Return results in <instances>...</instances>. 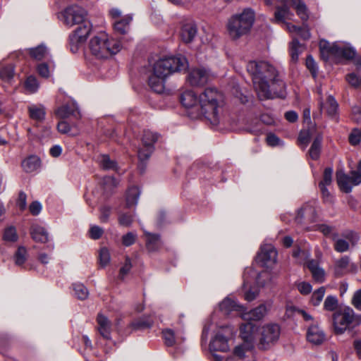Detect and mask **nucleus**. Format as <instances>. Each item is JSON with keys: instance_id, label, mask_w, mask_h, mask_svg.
I'll return each mask as SVG.
<instances>
[{"instance_id": "49530a36", "label": "nucleus", "mask_w": 361, "mask_h": 361, "mask_svg": "<svg viewBox=\"0 0 361 361\" xmlns=\"http://www.w3.org/2000/svg\"><path fill=\"white\" fill-rule=\"evenodd\" d=\"M147 247L149 251L157 250L160 245V238L159 235L148 234L147 242Z\"/></svg>"}, {"instance_id": "ea45409f", "label": "nucleus", "mask_w": 361, "mask_h": 361, "mask_svg": "<svg viewBox=\"0 0 361 361\" xmlns=\"http://www.w3.org/2000/svg\"><path fill=\"white\" fill-rule=\"evenodd\" d=\"M303 47L299 43L296 39H293V41L290 45V54L291 60L293 62H297L299 58V55L302 52Z\"/></svg>"}, {"instance_id": "338daca9", "label": "nucleus", "mask_w": 361, "mask_h": 361, "mask_svg": "<svg viewBox=\"0 0 361 361\" xmlns=\"http://www.w3.org/2000/svg\"><path fill=\"white\" fill-rule=\"evenodd\" d=\"M103 233V229L98 226H93L90 230V237L94 240L100 238Z\"/></svg>"}, {"instance_id": "4468645a", "label": "nucleus", "mask_w": 361, "mask_h": 361, "mask_svg": "<svg viewBox=\"0 0 361 361\" xmlns=\"http://www.w3.org/2000/svg\"><path fill=\"white\" fill-rule=\"evenodd\" d=\"M77 29L69 36V45L71 51L76 53L87 39L91 30L90 21L79 24Z\"/></svg>"}, {"instance_id": "5701e85b", "label": "nucleus", "mask_w": 361, "mask_h": 361, "mask_svg": "<svg viewBox=\"0 0 361 361\" xmlns=\"http://www.w3.org/2000/svg\"><path fill=\"white\" fill-rule=\"evenodd\" d=\"M219 309L224 314H228L233 311L239 312L242 314L244 307L228 296L219 304Z\"/></svg>"}, {"instance_id": "4be33fe9", "label": "nucleus", "mask_w": 361, "mask_h": 361, "mask_svg": "<svg viewBox=\"0 0 361 361\" xmlns=\"http://www.w3.org/2000/svg\"><path fill=\"white\" fill-rule=\"evenodd\" d=\"M279 1L283 3V6L277 7L274 14V21L278 23H283L286 27V24H290L289 23H286V20H290L293 14L289 11L290 4L288 0Z\"/></svg>"}, {"instance_id": "79ce46f5", "label": "nucleus", "mask_w": 361, "mask_h": 361, "mask_svg": "<svg viewBox=\"0 0 361 361\" xmlns=\"http://www.w3.org/2000/svg\"><path fill=\"white\" fill-rule=\"evenodd\" d=\"M152 322V320L149 317H143L133 321L130 324V326L134 330H141L151 327Z\"/></svg>"}, {"instance_id": "39448f33", "label": "nucleus", "mask_w": 361, "mask_h": 361, "mask_svg": "<svg viewBox=\"0 0 361 361\" xmlns=\"http://www.w3.org/2000/svg\"><path fill=\"white\" fill-rule=\"evenodd\" d=\"M361 324V314H356L349 306L336 311L332 315L333 330L336 335H343Z\"/></svg>"}, {"instance_id": "680f3d73", "label": "nucleus", "mask_w": 361, "mask_h": 361, "mask_svg": "<svg viewBox=\"0 0 361 361\" xmlns=\"http://www.w3.org/2000/svg\"><path fill=\"white\" fill-rule=\"evenodd\" d=\"M133 221V216L130 214L123 213L119 215L118 222L121 226H129Z\"/></svg>"}, {"instance_id": "774afa93", "label": "nucleus", "mask_w": 361, "mask_h": 361, "mask_svg": "<svg viewBox=\"0 0 361 361\" xmlns=\"http://www.w3.org/2000/svg\"><path fill=\"white\" fill-rule=\"evenodd\" d=\"M104 184L105 190H110L111 188L116 187L118 182L112 176H106L104 178Z\"/></svg>"}, {"instance_id": "423d86ee", "label": "nucleus", "mask_w": 361, "mask_h": 361, "mask_svg": "<svg viewBox=\"0 0 361 361\" xmlns=\"http://www.w3.org/2000/svg\"><path fill=\"white\" fill-rule=\"evenodd\" d=\"M121 47L120 42L109 39L105 33H100L92 38L90 42V49L98 59H104L111 54H116L121 50Z\"/></svg>"}, {"instance_id": "2eb2a0df", "label": "nucleus", "mask_w": 361, "mask_h": 361, "mask_svg": "<svg viewBox=\"0 0 361 361\" xmlns=\"http://www.w3.org/2000/svg\"><path fill=\"white\" fill-rule=\"evenodd\" d=\"M277 252L271 244H265L261 247L256 261L262 267L269 268L276 262Z\"/></svg>"}, {"instance_id": "f257e3e1", "label": "nucleus", "mask_w": 361, "mask_h": 361, "mask_svg": "<svg viewBox=\"0 0 361 361\" xmlns=\"http://www.w3.org/2000/svg\"><path fill=\"white\" fill-rule=\"evenodd\" d=\"M180 99L183 106L200 111L212 126H216L226 119L222 95L215 88H207L199 97L192 90H186Z\"/></svg>"}, {"instance_id": "2f4dec72", "label": "nucleus", "mask_w": 361, "mask_h": 361, "mask_svg": "<svg viewBox=\"0 0 361 361\" xmlns=\"http://www.w3.org/2000/svg\"><path fill=\"white\" fill-rule=\"evenodd\" d=\"M140 190L138 187L133 186L128 188L126 195V207L130 208L137 205L140 195Z\"/></svg>"}, {"instance_id": "0e129e2a", "label": "nucleus", "mask_w": 361, "mask_h": 361, "mask_svg": "<svg viewBox=\"0 0 361 361\" xmlns=\"http://www.w3.org/2000/svg\"><path fill=\"white\" fill-rule=\"evenodd\" d=\"M306 66L314 77H316L317 72V64L312 56H308L306 59Z\"/></svg>"}, {"instance_id": "b1692460", "label": "nucleus", "mask_w": 361, "mask_h": 361, "mask_svg": "<svg viewBox=\"0 0 361 361\" xmlns=\"http://www.w3.org/2000/svg\"><path fill=\"white\" fill-rule=\"evenodd\" d=\"M56 114L58 117L61 118H68L71 116H73L75 118L80 117L78 105L74 102L63 105L58 108L56 111Z\"/></svg>"}, {"instance_id": "c756f323", "label": "nucleus", "mask_w": 361, "mask_h": 361, "mask_svg": "<svg viewBox=\"0 0 361 361\" xmlns=\"http://www.w3.org/2000/svg\"><path fill=\"white\" fill-rule=\"evenodd\" d=\"M314 208L309 204H306L298 211L295 220L298 223H302V220L304 219L312 221L314 220Z\"/></svg>"}, {"instance_id": "c9c22d12", "label": "nucleus", "mask_w": 361, "mask_h": 361, "mask_svg": "<svg viewBox=\"0 0 361 361\" xmlns=\"http://www.w3.org/2000/svg\"><path fill=\"white\" fill-rule=\"evenodd\" d=\"M290 6H293L295 7L298 16L301 18L302 20L306 21L308 18L307 9L306 6L300 0H288Z\"/></svg>"}, {"instance_id": "bf43d9fd", "label": "nucleus", "mask_w": 361, "mask_h": 361, "mask_svg": "<svg viewBox=\"0 0 361 361\" xmlns=\"http://www.w3.org/2000/svg\"><path fill=\"white\" fill-rule=\"evenodd\" d=\"M351 304L358 311H361V288L356 290L351 299Z\"/></svg>"}, {"instance_id": "6e6552de", "label": "nucleus", "mask_w": 361, "mask_h": 361, "mask_svg": "<svg viewBox=\"0 0 361 361\" xmlns=\"http://www.w3.org/2000/svg\"><path fill=\"white\" fill-rule=\"evenodd\" d=\"M281 327L275 323L266 324L259 329V338L257 347L260 350H266L274 346L279 339Z\"/></svg>"}, {"instance_id": "58836bf2", "label": "nucleus", "mask_w": 361, "mask_h": 361, "mask_svg": "<svg viewBox=\"0 0 361 361\" xmlns=\"http://www.w3.org/2000/svg\"><path fill=\"white\" fill-rule=\"evenodd\" d=\"M29 53L33 59L38 61L42 60L49 54L47 47L42 44L39 45L37 47L30 49Z\"/></svg>"}, {"instance_id": "393cba45", "label": "nucleus", "mask_w": 361, "mask_h": 361, "mask_svg": "<svg viewBox=\"0 0 361 361\" xmlns=\"http://www.w3.org/2000/svg\"><path fill=\"white\" fill-rule=\"evenodd\" d=\"M30 235L32 240L37 243H46L49 240V235L47 229L38 224L32 225Z\"/></svg>"}, {"instance_id": "9d476101", "label": "nucleus", "mask_w": 361, "mask_h": 361, "mask_svg": "<svg viewBox=\"0 0 361 361\" xmlns=\"http://www.w3.org/2000/svg\"><path fill=\"white\" fill-rule=\"evenodd\" d=\"M158 140V135L150 130H145L142 137V147L138 150L139 168L144 171L142 165L149 159L154 152V144Z\"/></svg>"}, {"instance_id": "a18cd8bd", "label": "nucleus", "mask_w": 361, "mask_h": 361, "mask_svg": "<svg viewBox=\"0 0 361 361\" xmlns=\"http://www.w3.org/2000/svg\"><path fill=\"white\" fill-rule=\"evenodd\" d=\"M73 289L75 295L80 300H85L88 297L89 291L82 283H74Z\"/></svg>"}, {"instance_id": "4d7b16f0", "label": "nucleus", "mask_w": 361, "mask_h": 361, "mask_svg": "<svg viewBox=\"0 0 361 361\" xmlns=\"http://www.w3.org/2000/svg\"><path fill=\"white\" fill-rule=\"evenodd\" d=\"M99 219L101 222L106 223L108 221L111 214V207L107 205L101 207Z\"/></svg>"}, {"instance_id": "09e8293b", "label": "nucleus", "mask_w": 361, "mask_h": 361, "mask_svg": "<svg viewBox=\"0 0 361 361\" xmlns=\"http://www.w3.org/2000/svg\"><path fill=\"white\" fill-rule=\"evenodd\" d=\"M25 87L27 91L30 93H34L37 92L39 88V82L35 77L31 75L26 79Z\"/></svg>"}, {"instance_id": "20e7f679", "label": "nucleus", "mask_w": 361, "mask_h": 361, "mask_svg": "<svg viewBox=\"0 0 361 361\" xmlns=\"http://www.w3.org/2000/svg\"><path fill=\"white\" fill-rule=\"evenodd\" d=\"M319 49L324 61L333 60L335 62L352 59L356 54L355 50L349 44L343 42L330 44L328 41L322 39L319 42Z\"/></svg>"}, {"instance_id": "473e14b6", "label": "nucleus", "mask_w": 361, "mask_h": 361, "mask_svg": "<svg viewBox=\"0 0 361 361\" xmlns=\"http://www.w3.org/2000/svg\"><path fill=\"white\" fill-rule=\"evenodd\" d=\"M196 34L197 27L193 23H186L182 27L180 36L185 42H192Z\"/></svg>"}, {"instance_id": "a19ab883", "label": "nucleus", "mask_w": 361, "mask_h": 361, "mask_svg": "<svg viewBox=\"0 0 361 361\" xmlns=\"http://www.w3.org/2000/svg\"><path fill=\"white\" fill-rule=\"evenodd\" d=\"M132 20L130 16H125L122 19L114 23V29L121 34H125L129 29V24Z\"/></svg>"}, {"instance_id": "ddd939ff", "label": "nucleus", "mask_w": 361, "mask_h": 361, "mask_svg": "<svg viewBox=\"0 0 361 361\" xmlns=\"http://www.w3.org/2000/svg\"><path fill=\"white\" fill-rule=\"evenodd\" d=\"M87 11L78 5H72L67 7L63 13V23L68 27L76 24H82L87 20Z\"/></svg>"}, {"instance_id": "13d9d810", "label": "nucleus", "mask_w": 361, "mask_h": 361, "mask_svg": "<svg viewBox=\"0 0 361 361\" xmlns=\"http://www.w3.org/2000/svg\"><path fill=\"white\" fill-rule=\"evenodd\" d=\"M4 238L6 241L14 242L17 240L18 236L16 234V231L13 227H9L6 228L4 231Z\"/></svg>"}, {"instance_id": "aec40b11", "label": "nucleus", "mask_w": 361, "mask_h": 361, "mask_svg": "<svg viewBox=\"0 0 361 361\" xmlns=\"http://www.w3.org/2000/svg\"><path fill=\"white\" fill-rule=\"evenodd\" d=\"M162 334L164 343L167 346L179 345L185 340L182 331H174L171 329H166L162 331Z\"/></svg>"}, {"instance_id": "a211bd4d", "label": "nucleus", "mask_w": 361, "mask_h": 361, "mask_svg": "<svg viewBox=\"0 0 361 361\" xmlns=\"http://www.w3.org/2000/svg\"><path fill=\"white\" fill-rule=\"evenodd\" d=\"M252 353L247 351L241 346H235L231 355L226 359L217 354H214V361H252Z\"/></svg>"}, {"instance_id": "e433bc0d", "label": "nucleus", "mask_w": 361, "mask_h": 361, "mask_svg": "<svg viewBox=\"0 0 361 361\" xmlns=\"http://www.w3.org/2000/svg\"><path fill=\"white\" fill-rule=\"evenodd\" d=\"M14 76V66L13 64L0 66V78L4 82H10Z\"/></svg>"}, {"instance_id": "0eeeda50", "label": "nucleus", "mask_w": 361, "mask_h": 361, "mask_svg": "<svg viewBox=\"0 0 361 361\" xmlns=\"http://www.w3.org/2000/svg\"><path fill=\"white\" fill-rule=\"evenodd\" d=\"M255 20V13L251 8H245L242 13L233 16L228 23L230 36L237 39L246 34Z\"/></svg>"}, {"instance_id": "8fccbe9b", "label": "nucleus", "mask_w": 361, "mask_h": 361, "mask_svg": "<svg viewBox=\"0 0 361 361\" xmlns=\"http://www.w3.org/2000/svg\"><path fill=\"white\" fill-rule=\"evenodd\" d=\"M333 169L327 167L324 171L323 178L319 182V186H329L332 183Z\"/></svg>"}, {"instance_id": "c85d7f7f", "label": "nucleus", "mask_w": 361, "mask_h": 361, "mask_svg": "<svg viewBox=\"0 0 361 361\" xmlns=\"http://www.w3.org/2000/svg\"><path fill=\"white\" fill-rule=\"evenodd\" d=\"M319 106L321 111H324L329 116L336 117L338 105L332 96H329L325 102H320Z\"/></svg>"}, {"instance_id": "4c0bfd02", "label": "nucleus", "mask_w": 361, "mask_h": 361, "mask_svg": "<svg viewBox=\"0 0 361 361\" xmlns=\"http://www.w3.org/2000/svg\"><path fill=\"white\" fill-rule=\"evenodd\" d=\"M322 142V136L318 135L314 140L310 149V156L312 159H317L320 154L321 146Z\"/></svg>"}, {"instance_id": "6ab92c4d", "label": "nucleus", "mask_w": 361, "mask_h": 361, "mask_svg": "<svg viewBox=\"0 0 361 361\" xmlns=\"http://www.w3.org/2000/svg\"><path fill=\"white\" fill-rule=\"evenodd\" d=\"M306 336L307 341L315 345L322 344L326 340L324 331L317 324L310 325L307 331Z\"/></svg>"}, {"instance_id": "052dcab7", "label": "nucleus", "mask_w": 361, "mask_h": 361, "mask_svg": "<svg viewBox=\"0 0 361 361\" xmlns=\"http://www.w3.org/2000/svg\"><path fill=\"white\" fill-rule=\"evenodd\" d=\"M297 288L302 295H307L312 292V286L310 283L302 281L297 284Z\"/></svg>"}, {"instance_id": "864d4df0", "label": "nucleus", "mask_w": 361, "mask_h": 361, "mask_svg": "<svg viewBox=\"0 0 361 361\" xmlns=\"http://www.w3.org/2000/svg\"><path fill=\"white\" fill-rule=\"evenodd\" d=\"M350 245L348 241L343 239H337L334 243V249L338 252H344L349 250Z\"/></svg>"}, {"instance_id": "de8ad7c7", "label": "nucleus", "mask_w": 361, "mask_h": 361, "mask_svg": "<svg viewBox=\"0 0 361 361\" xmlns=\"http://www.w3.org/2000/svg\"><path fill=\"white\" fill-rule=\"evenodd\" d=\"M326 293V288L324 286L314 290L311 296L310 302L314 306H318L322 301Z\"/></svg>"}, {"instance_id": "a878e982", "label": "nucleus", "mask_w": 361, "mask_h": 361, "mask_svg": "<svg viewBox=\"0 0 361 361\" xmlns=\"http://www.w3.org/2000/svg\"><path fill=\"white\" fill-rule=\"evenodd\" d=\"M97 321L100 335L106 340L111 339V324L108 318L102 314H99Z\"/></svg>"}, {"instance_id": "bb28decb", "label": "nucleus", "mask_w": 361, "mask_h": 361, "mask_svg": "<svg viewBox=\"0 0 361 361\" xmlns=\"http://www.w3.org/2000/svg\"><path fill=\"white\" fill-rule=\"evenodd\" d=\"M41 166L39 158L35 155H31L22 161L21 166L23 171L30 173L37 171Z\"/></svg>"}, {"instance_id": "7ed1b4c3", "label": "nucleus", "mask_w": 361, "mask_h": 361, "mask_svg": "<svg viewBox=\"0 0 361 361\" xmlns=\"http://www.w3.org/2000/svg\"><path fill=\"white\" fill-rule=\"evenodd\" d=\"M188 68L187 59L182 56H168L159 59L152 66L148 83L151 89L161 93L164 90L166 79L173 73Z\"/></svg>"}, {"instance_id": "f8f14e48", "label": "nucleus", "mask_w": 361, "mask_h": 361, "mask_svg": "<svg viewBox=\"0 0 361 361\" xmlns=\"http://www.w3.org/2000/svg\"><path fill=\"white\" fill-rule=\"evenodd\" d=\"M336 181L341 190L349 193L353 186L361 183V175L356 171H351L348 175L343 170H338L336 171Z\"/></svg>"}, {"instance_id": "f704fd0d", "label": "nucleus", "mask_w": 361, "mask_h": 361, "mask_svg": "<svg viewBox=\"0 0 361 361\" xmlns=\"http://www.w3.org/2000/svg\"><path fill=\"white\" fill-rule=\"evenodd\" d=\"M286 28L290 33L295 34L303 39H308L310 37V32L307 27H298L292 24H286Z\"/></svg>"}, {"instance_id": "5fc2aeb1", "label": "nucleus", "mask_w": 361, "mask_h": 361, "mask_svg": "<svg viewBox=\"0 0 361 361\" xmlns=\"http://www.w3.org/2000/svg\"><path fill=\"white\" fill-rule=\"evenodd\" d=\"M132 268L131 260L129 257H126L125 260L124 264L121 267L119 271L118 277L120 279L123 280L125 276L130 272Z\"/></svg>"}, {"instance_id": "603ef678", "label": "nucleus", "mask_w": 361, "mask_h": 361, "mask_svg": "<svg viewBox=\"0 0 361 361\" xmlns=\"http://www.w3.org/2000/svg\"><path fill=\"white\" fill-rule=\"evenodd\" d=\"M348 82L355 88H361V77L357 76L355 73H349L345 77Z\"/></svg>"}, {"instance_id": "37998d69", "label": "nucleus", "mask_w": 361, "mask_h": 361, "mask_svg": "<svg viewBox=\"0 0 361 361\" xmlns=\"http://www.w3.org/2000/svg\"><path fill=\"white\" fill-rule=\"evenodd\" d=\"M338 300L335 295H328L324 302V309L329 312L337 311Z\"/></svg>"}, {"instance_id": "9b49d317", "label": "nucleus", "mask_w": 361, "mask_h": 361, "mask_svg": "<svg viewBox=\"0 0 361 361\" xmlns=\"http://www.w3.org/2000/svg\"><path fill=\"white\" fill-rule=\"evenodd\" d=\"M257 331L258 326L250 321L242 324L240 326V336L243 343L237 346H241L244 350L252 353Z\"/></svg>"}, {"instance_id": "f03ea898", "label": "nucleus", "mask_w": 361, "mask_h": 361, "mask_svg": "<svg viewBox=\"0 0 361 361\" xmlns=\"http://www.w3.org/2000/svg\"><path fill=\"white\" fill-rule=\"evenodd\" d=\"M247 70L252 75L254 87L259 99L285 97L286 84L272 65L267 61H250Z\"/></svg>"}, {"instance_id": "1a4fd4ad", "label": "nucleus", "mask_w": 361, "mask_h": 361, "mask_svg": "<svg viewBox=\"0 0 361 361\" xmlns=\"http://www.w3.org/2000/svg\"><path fill=\"white\" fill-rule=\"evenodd\" d=\"M293 256L297 259L300 264H307V267L310 271L312 278L316 282L321 283L325 281L324 270L319 266L317 261L310 259V251L298 248L293 251Z\"/></svg>"}, {"instance_id": "6e6d98bb", "label": "nucleus", "mask_w": 361, "mask_h": 361, "mask_svg": "<svg viewBox=\"0 0 361 361\" xmlns=\"http://www.w3.org/2000/svg\"><path fill=\"white\" fill-rule=\"evenodd\" d=\"M267 144L271 147L281 146L283 141L274 133H269L266 138Z\"/></svg>"}, {"instance_id": "412c9836", "label": "nucleus", "mask_w": 361, "mask_h": 361, "mask_svg": "<svg viewBox=\"0 0 361 361\" xmlns=\"http://www.w3.org/2000/svg\"><path fill=\"white\" fill-rule=\"evenodd\" d=\"M228 348V338L220 332L216 334L209 344V350L213 357L216 351L226 352Z\"/></svg>"}, {"instance_id": "7c9ffc66", "label": "nucleus", "mask_w": 361, "mask_h": 361, "mask_svg": "<svg viewBox=\"0 0 361 361\" xmlns=\"http://www.w3.org/2000/svg\"><path fill=\"white\" fill-rule=\"evenodd\" d=\"M29 116L36 121H42L45 118V109L42 104H30L27 106Z\"/></svg>"}, {"instance_id": "cd10ccee", "label": "nucleus", "mask_w": 361, "mask_h": 361, "mask_svg": "<svg viewBox=\"0 0 361 361\" xmlns=\"http://www.w3.org/2000/svg\"><path fill=\"white\" fill-rule=\"evenodd\" d=\"M349 265L350 258L348 256H343L341 259L336 260L333 267L335 276L339 278L348 273Z\"/></svg>"}, {"instance_id": "c03bdc74", "label": "nucleus", "mask_w": 361, "mask_h": 361, "mask_svg": "<svg viewBox=\"0 0 361 361\" xmlns=\"http://www.w3.org/2000/svg\"><path fill=\"white\" fill-rule=\"evenodd\" d=\"M27 250L23 246H20L14 255L15 264L17 266H22L27 260Z\"/></svg>"}, {"instance_id": "e2e57ef3", "label": "nucleus", "mask_w": 361, "mask_h": 361, "mask_svg": "<svg viewBox=\"0 0 361 361\" xmlns=\"http://www.w3.org/2000/svg\"><path fill=\"white\" fill-rule=\"evenodd\" d=\"M349 141L353 145H356L361 141V130L354 129L349 136Z\"/></svg>"}, {"instance_id": "72a5a7b5", "label": "nucleus", "mask_w": 361, "mask_h": 361, "mask_svg": "<svg viewBox=\"0 0 361 361\" xmlns=\"http://www.w3.org/2000/svg\"><path fill=\"white\" fill-rule=\"evenodd\" d=\"M97 161L101 168L104 170H118L117 163L110 159L107 154H101L97 157Z\"/></svg>"}, {"instance_id": "69168bd1", "label": "nucleus", "mask_w": 361, "mask_h": 361, "mask_svg": "<svg viewBox=\"0 0 361 361\" xmlns=\"http://www.w3.org/2000/svg\"><path fill=\"white\" fill-rule=\"evenodd\" d=\"M310 139V133L307 130H302L298 137L299 144L305 147L308 145Z\"/></svg>"}, {"instance_id": "dca6fc26", "label": "nucleus", "mask_w": 361, "mask_h": 361, "mask_svg": "<svg viewBox=\"0 0 361 361\" xmlns=\"http://www.w3.org/2000/svg\"><path fill=\"white\" fill-rule=\"evenodd\" d=\"M210 78L209 71L202 67L191 69L187 76V81L194 87L203 86L207 83Z\"/></svg>"}, {"instance_id": "3c124183", "label": "nucleus", "mask_w": 361, "mask_h": 361, "mask_svg": "<svg viewBox=\"0 0 361 361\" xmlns=\"http://www.w3.org/2000/svg\"><path fill=\"white\" fill-rule=\"evenodd\" d=\"M99 264L102 267L106 266L110 262V254L107 248L102 247L99 254Z\"/></svg>"}, {"instance_id": "f3484780", "label": "nucleus", "mask_w": 361, "mask_h": 361, "mask_svg": "<svg viewBox=\"0 0 361 361\" xmlns=\"http://www.w3.org/2000/svg\"><path fill=\"white\" fill-rule=\"evenodd\" d=\"M271 305V302L267 301L248 312H244L243 310L241 317L245 321H259L268 314Z\"/></svg>"}]
</instances>
